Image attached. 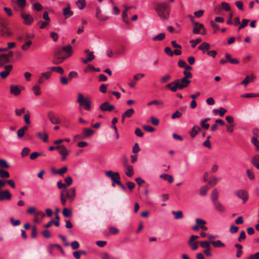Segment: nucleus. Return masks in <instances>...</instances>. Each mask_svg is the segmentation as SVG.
Here are the masks:
<instances>
[{
	"label": "nucleus",
	"instance_id": "nucleus-62",
	"mask_svg": "<svg viewBox=\"0 0 259 259\" xmlns=\"http://www.w3.org/2000/svg\"><path fill=\"white\" fill-rule=\"evenodd\" d=\"M50 36L54 41H56L58 39V35L55 32H51L50 33Z\"/></svg>",
	"mask_w": 259,
	"mask_h": 259
},
{
	"label": "nucleus",
	"instance_id": "nucleus-32",
	"mask_svg": "<svg viewBox=\"0 0 259 259\" xmlns=\"http://www.w3.org/2000/svg\"><path fill=\"white\" fill-rule=\"evenodd\" d=\"M94 134V131L90 128H85L83 131V135L84 138L92 136Z\"/></svg>",
	"mask_w": 259,
	"mask_h": 259
},
{
	"label": "nucleus",
	"instance_id": "nucleus-52",
	"mask_svg": "<svg viewBox=\"0 0 259 259\" xmlns=\"http://www.w3.org/2000/svg\"><path fill=\"white\" fill-rule=\"evenodd\" d=\"M200 244L202 247L205 248V249H207L210 247L209 243L207 241H201L200 242Z\"/></svg>",
	"mask_w": 259,
	"mask_h": 259
},
{
	"label": "nucleus",
	"instance_id": "nucleus-8",
	"mask_svg": "<svg viewBox=\"0 0 259 259\" xmlns=\"http://www.w3.org/2000/svg\"><path fill=\"white\" fill-rule=\"evenodd\" d=\"M12 199V194L8 190L0 191V201H9Z\"/></svg>",
	"mask_w": 259,
	"mask_h": 259
},
{
	"label": "nucleus",
	"instance_id": "nucleus-3",
	"mask_svg": "<svg viewBox=\"0 0 259 259\" xmlns=\"http://www.w3.org/2000/svg\"><path fill=\"white\" fill-rule=\"evenodd\" d=\"M80 107H79V110L81 111L82 108L84 109L90 111L91 109V101L89 98H84L83 95L81 93L78 94V98L76 100Z\"/></svg>",
	"mask_w": 259,
	"mask_h": 259
},
{
	"label": "nucleus",
	"instance_id": "nucleus-48",
	"mask_svg": "<svg viewBox=\"0 0 259 259\" xmlns=\"http://www.w3.org/2000/svg\"><path fill=\"white\" fill-rule=\"evenodd\" d=\"M171 78V76L169 74H166L163 76H162L160 78V81L161 83H165L168 80H169Z\"/></svg>",
	"mask_w": 259,
	"mask_h": 259
},
{
	"label": "nucleus",
	"instance_id": "nucleus-17",
	"mask_svg": "<svg viewBox=\"0 0 259 259\" xmlns=\"http://www.w3.org/2000/svg\"><path fill=\"white\" fill-rule=\"evenodd\" d=\"M204 29V25L202 24L199 23H194V28L193 29V32L194 34H199L200 30Z\"/></svg>",
	"mask_w": 259,
	"mask_h": 259
},
{
	"label": "nucleus",
	"instance_id": "nucleus-33",
	"mask_svg": "<svg viewBox=\"0 0 259 259\" xmlns=\"http://www.w3.org/2000/svg\"><path fill=\"white\" fill-rule=\"evenodd\" d=\"M215 247H224L225 244L222 243L220 240L211 241L210 242Z\"/></svg>",
	"mask_w": 259,
	"mask_h": 259
},
{
	"label": "nucleus",
	"instance_id": "nucleus-4",
	"mask_svg": "<svg viewBox=\"0 0 259 259\" xmlns=\"http://www.w3.org/2000/svg\"><path fill=\"white\" fill-rule=\"evenodd\" d=\"M63 51V50L62 48H57L55 49L54 53V64H59L62 63L66 59H67V57H66L65 56H62Z\"/></svg>",
	"mask_w": 259,
	"mask_h": 259
},
{
	"label": "nucleus",
	"instance_id": "nucleus-11",
	"mask_svg": "<svg viewBox=\"0 0 259 259\" xmlns=\"http://www.w3.org/2000/svg\"><path fill=\"white\" fill-rule=\"evenodd\" d=\"M115 108V107L113 105H110L109 102H105L101 104L100 106V109L102 111H111Z\"/></svg>",
	"mask_w": 259,
	"mask_h": 259
},
{
	"label": "nucleus",
	"instance_id": "nucleus-46",
	"mask_svg": "<svg viewBox=\"0 0 259 259\" xmlns=\"http://www.w3.org/2000/svg\"><path fill=\"white\" fill-rule=\"evenodd\" d=\"M33 8L37 11H40L42 9V6L39 3H35L33 5Z\"/></svg>",
	"mask_w": 259,
	"mask_h": 259
},
{
	"label": "nucleus",
	"instance_id": "nucleus-64",
	"mask_svg": "<svg viewBox=\"0 0 259 259\" xmlns=\"http://www.w3.org/2000/svg\"><path fill=\"white\" fill-rule=\"evenodd\" d=\"M247 259H259V252L255 253L254 254H251L249 256Z\"/></svg>",
	"mask_w": 259,
	"mask_h": 259
},
{
	"label": "nucleus",
	"instance_id": "nucleus-24",
	"mask_svg": "<svg viewBox=\"0 0 259 259\" xmlns=\"http://www.w3.org/2000/svg\"><path fill=\"white\" fill-rule=\"evenodd\" d=\"M134 113V110L133 108H131L126 110L122 114V118H125L126 117H131Z\"/></svg>",
	"mask_w": 259,
	"mask_h": 259
},
{
	"label": "nucleus",
	"instance_id": "nucleus-57",
	"mask_svg": "<svg viewBox=\"0 0 259 259\" xmlns=\"http://www.w3.org/2000/svg\"><path fill=\"white\" fill-rule=\"evenodd\" d=\"M207 190L208 188L206 186H203L200 190V194L202 196H204L206 194Z\"/></svg>",
	"mask_w": 259,
	"mask_h": 259
},
{
	"label": "nucleus",
	"instance_id": "nucleus-63",
	"mask_svg": "<svg viewBox=\"0 0 259 259\" xmlns=\"http://www.w3.org/2000/svg\"><path fill=\"white\" fill-rule=\"evenodd\" d=\"M10 221H11L12 225L14 226H19L21 223L20 221L19 220H15L13 218H11L10 219Z\"/></svg>",
	"mask_w": 259,
	"mask_h": 259
},
{
	"label": "nucleus",
	"instance_id": "nucleus-56",
	"mask_svg": "<svg viewBox=\"0 0 259 259\" xmlns=\"http://www.w3.org/2000/svg\"><path fill=\"white\" fill-rule=\"evenodd\" d=\"M60 199L62 205H65L66 203V199H68L63 195V192H61Z\"/></svg>",
	"mask_w": 259,
	"mask_h": 259
},
{
	"label": "nucleus",
	"instance_id": "nucleus-60",
	"mask_svg": "<svg viewBox=\"0 0 259 259\" xmlns=\"http://www.w3.org/2000/svg\"><path fill=\"white\" fill-rule=\"evenodd\" d=\"M25 111V108H22L20 110L18 109H15V113L16 115L18 116H20L22 115V113H24Z\"/></svg>",
	"mask_w": 259,
	"mask_h": 259
},
{
	"label": "nucleus",
	"instance_id": "nucleus-1",
	"mask_svg": "<svg viewBox=\"0 0 259 259\" xmlns=\"http://www.w3.org/2000/svg\"><path fill=\"white\" fill-rule=\"evenodd\" d=\"M191 83V80L186 77H183L181 80L177 79L166 85L165 88L172 92H176L177 90H183L187 88Z\"/></svg>",
	"mask_w": 259,
	"mask_h": 259
},
{
	"label": "nucleus",
	"instance_id": "nucleus-10",
	"mask_svg": "<svg viewBox=\"0 0 259 259\" xmlns=\"http://www.w3.org/2000/svg\"><path fill=\"white\" fill-rule=\"evenodd\" d=\"M48 117L53 124H59L61 123V120L53 112H49L48 113Z\"/></svg>",
	"mask_w": 259,
	"mask_h": 259
},
{
	"label": "nucleus",
	"instance_id": "nucleus-39",
	"mask_svg": "<svg viewBox=\"0 0 259 259\" xmlns=\"http://www.w3.org/2000/svg\"><path fill=\"white\" fill-rule=\"evenodd\" d=\"M63 214L65 217L70 218L71 217L72 213L70 209L64 208L62 211Z\"/></svg>",
	"mask_w": 259,
	"mask_h": 259
},
{
	"label": "nucleus",
	"instance_id": "nucleus-13",
	"mask_svg": "<svg viewBox=\"0 0 259 259\" xmlns=\"http://www.w3.org/2000/svg\"><path fill=\"white\" fill-rule=\"evenodd\" d=\"M56 149H60L61 150L60 151L59 153L62 156V159L63 160H64L66 158L67 155L69 154L68 151L66 149L65 146L61 145V146H58L56 147Z\"/></svg>",
	"mask_w": 259,
	"mask_h": 259
},
{
	"label": "nucleus",
	"instance_id": "nucleus-18",
	"mask_svg": "<svg viewBox=\"0 0 259 259\" xmlns=\"http://www.w3.org/2000/svg\"><path fill=\"white\" fill-rule=\"evenodd\" d=\"M198 49L205 53L207 52L210 49V45L207 42H204L198 47Z\"/></svg>",
	"mask_w": 259,
	"mask_h": 259
},
{
	"label": "nucleus",
	"instance_id": "nucleus-51",
	"mask_svg": "<svg viewBox=\"0 0 259 259\" xmlns=\"http://www.w3.org/2000/svg\"><path fill=\"white\" fill-rule=\"evenodd\" d=\"M65 182L66 183V186H69L72 184V179L71 177L69 176L65 178Z\"/></svg>",
	"mask_w": 259,
	"mask_h": 259
},
{
	"label": "nucleus",
	"instance_id": "nucleus-61",
	"mask_svg": "<svg viewBox=\"0 0 259 259\" xmlns=\"http://www.w3.org/2000/svg\"><path fill=\"white\" fill-rule=\"evenodd\" d=\"M246 237V235L244 231H242L240 233L239 237L238 239L239 242H241L243 240H244Z\"/></svg>",
	"mask_w": 259,
	"mask_h": 259
},
{
	"label": "nucleus",
	"instance_id": "nucleus-44",
	"mask_svg": "<svg viewBox=\"0 0 259 259\" xmlns=\"http://www.w3.org/2000/svg\"><path fill=\"white\" fill-rule=\"evenodd\" d=\"M218 179L214 176L211 177L210 180L208 181V183L211 186H213L216 185Z\"/></svg>",
	"mask_w": 259,
	"mask_h": 259
},
{
	"label": "nucleus",
	"instance_id": "nucleus-30",
	"mask_svg": "<svg viewBox=\"0 0 259 259\" xmlns=\"http://www.w3.org/2000/svg\"><path fill=\"white\" fill-rule=\"evenodd\" d=\"M172 214L174 215V218L176 220L181 219L183 218V212L181 210L172 211Z\"/></svg>",
	"mask_w": 259,
	"mask_h": 259
},
{
	"label": "nucleus",
	"instance_id": "nucleus-15",
	"mask_svg": "<svg viewBox=\"0 0 259 259\" xmlns=\"http://www.w3.org/2000/svg\"><path fill=\"white\" fill-rule=\"evenodd\" d=\"M215 209L220 212H224L226 211L225 206L220 201H217L213 203Z\"/></svg>",
	"mask_w": 259,
	"mask_h": 259
},
{
	"label": "nucleus",
	"instance_id": "nucleus-43",
	"mask_svg": "<svg viewBox=\"0 0 259 259\" xmlns=\"http://www.w3.org/2000/svg\"><path fill=\"white\" fill-rule=\"evenodd\" d=\"M32 90L35 96H39L41 94L40 87L37 85L33 86L32 88Z\"/></svg>",
	"mask_w": 259,
	"mask_h": 259
},
{
	"label": "nucleus",
	"instance_id": "nucleus-45",
	"mask_svg": "<svg viewBox=\"0 0 259 259\" xmlns=\"http://www.w3.org/2000/svg\"><path fill=\"white\" fill-rule=\"evenodd\" d=\"M152 104H155V105H163V102L160 100H155L150 101V102H148L147 104V105L148 106H150Z\"/></svg>",
	"mask_w": 259,
	"mask_h": 259
},
{
	"label": "nucleus",
	"instance_id": "nucleus-42",
	"mask_svg": "<svg viewBox=\"0 0 259 259\" xmlns=\"http://www.w3.org/2000/svg\"><path fill=\"white\" fill-rule=\"evenodd\" d=\"M13 55V54L12 52H9L7 54H2L0 56V60L3 58H5L6 61H10V59L12 57Z\"/></svg>",
	"mask_w": 259,
	"mask_h": 259
},
{
	"label": "nucleus",
	"instance_id": "nucleus-19",
	"mask_svg": "<svg viewBox=\"0 0 259 259\" xmlns=\"http://www.w3.org/2000/svg\"><path fill=\"white\" fill-rule=\"evenodd\" d=\"M62 49L63 51L65 52L67 55L65 56L67 58L72 55V47L70 45H67L66 46H63L62 47Z\"/></svg>",
	"mask_w": 259,
	"mask_h": 259
},
{
	"label": "nucleus",
	"instance_id": "nucleus-29",
	"mask_svg": "<svg viewBox=\"0 0 259 259\" xmlns=\"http://www.w3.org/2000/svg\"><path fill=\"white\" fill-rule=\"evenodd\" d=\"M132 7L129 6H126L125 10L122 12V17L123 20L125 22H127L128 21V16H127V11L131 9Z\"/></svg>",
	"mask_w": 259,
	"mask_h": 259
},
{
	"label": "nucleus",
	"instance_id": "nucleus-41",
	"mask_svg": "<svg viewBox=\"0 0 259 259\" xmlns=\"http://www.w3.org/2000/svg\"><path fill=\"white\" fill-rule=\"evenodd\" d=\"M0 166L2 168H8L10 167V165L7 163L6 160L0 159Z\"/></svg>",
	"mask_w": 259,
	"mask_h": 259
},
{
	"label": "nucleus",
	"instance_id": "nucleus-6",
	"mask_svg": "<svg viewBox=\"0 0 259 259\" xmlns=\"http://www.w3.org/2000/svg\"><path fill=\"white\" fill-rule=\"evenodd\" d=\"M235 195L239 199L243 200V203H245L248 199V193L245 190H239L234 192Z\"/></svg>",
	"mask_w": 259,
	"mask_h": 259
},
{
	"label": "nucleus",
	"instance_id": "nucleus-40",
	"mask_svg": "<svg viewBox=\"0 0 259 259\" xmlns=\"http://www.w3.org/2000/svg\"><path fill=\"white\" fill-rule=\"evenodd\" d=\"M246 174H247V176L249 180H254V179H255L254 174L252 170H251L250 169H247L246 170Z\"/></svg>",
	"mask_w": 259,
	"mask_h": 259
},
{
	"label": "nucleus",
	"instance_id": "nucleus-12",
	"mask_svg": "<svg viewBox=\"0 0 259 259\" xmlns=\"http://www.w3.org/2000/svg\"><path fill=\"white\" fill-rule=\"evenodd\" d=\"M95 16L98 20L101 21H105L109 19L108 17L105 16L102 14L101 10L99 7L96 8Z\"/></svg>",
	"mask_w": 259,
	"mask_h": 259
},
{
	"label": "nucleus",
	"instance_id": "nucleus-50",
	"mask_svg": "<svg viewBox=\"0 0 259 259\" xmlns=\"http://www.w3.org/2000/svg\"><path fill=\"white\" fill-rule=\"evenodd\" d=\"M52 75V72L50 71L44 72L41 74V75L46 79H49Z\"/></svg>",
	"mask_w": 259,
	"mask_h": 259
},
{
	"label": "nucleus",
	"instance_id": "nucleus-54",
	"mask_svg": "<svg viewBox=\"0 0 259 259\" xmlns=\"http://www.w3.org/2000/svg\"><path fill=\"white\" fill-rule=\"evenodd\" d=\"M225 119L229 124H234V119L232 116L229 115L226 116Z\"/></svg>",
	"mask_w": 259,
	"mask_h": 259
},
{
	"label": "nucleus",
	"instance_id": "nucleus-5",
	"mask_svg": "<svg viewBox=\"0 0 259 259\" xmlns=\"http://www.w3.org/2000/svg\"><path fill=\"white\" fill-rule=\"evenodd\" d=\"M105 175L111 178L112 182L116 184L120 182V177L119 173L117 172H113L111 170H109L105 172Z\"/></svg>",
	"mask_w": 259,
	"mask_h": 259
},
{
	"label": "nucleus",
	"instance_id": "nucleus-25",
	"mask_svg": "<svg viewBox=\"0 0 259 259\" xmlns=\"http://www.w3.org/2000/svg\"><path fill=\"white\" fill-rule=\"evenodd\" d=\"M49 69L56 72L57 73H60V74H63L64 72V69L60 66H52L48 68Z\"/></svg>",
	"mask_w": 259,
	"mask_h": 259
},
{
	"label": "nucleus",
	"instance_id": "nucleus-47",
	"mask_svg": "<svg viewBox=\"0 0 259 259\" xmlns=\"http://www.w3.org/2000/svg\"><path fill=\"white\" fill-rule=\"evenodd\" d=\"M18 6L20 7L21 9H23L26 6V1L25 0H17L16 1Z\"/></svg>",
	"mask_w": 259,
	"mask_h": 259
},
{
	"label": "nucleus",
	"instance_id": "nucleus-16",
	"mask_svg": "<svg viewBox=\"0 0 259 259\" xmlns=\"http://www.w3.org/2000/svg\"><path fill=\"white\" fill-rule=\"evenodd\" d=\"M10 91L12 94L16 96L19 95L21 93V90L17 85H11L10 86Z\"/></svg>",
	"mask_w": 259,
	"mask_h": 259
},
{
	"label": "nucleus",
	"instance_id": "nucleus-59",
	"mask_svg": "<svg viewBox=\"0 0 259 259\" xmlns=\"http://www.w3.org/2000/svg\"><path fill=\"white\" fill-rule=\"evenodd\" d=\"M221 5L223 8L226 11H229L230 10V7L228 3L226 2H222Z\"/></svg>",
	"mask_w": 259,
	"mask_h": 259
},
{
	"label": "nucleus",
	"instance_id": "nucleus-58",
	"mask_svg": "<svg viewBox=\"0 0 259 259\" xmlns=\"http://www.w3.org/2000/svg\"><path fill=\"white\" fill-rule=\"evenodd\" d=\"M238 229H239V228L238 227L234 226V225H232L230 226V232L232 234H234V233L237 232V231H238Z\"/></svg>",
	"mask_w": 259,
	"mask_h": 259
},
{
	"label": "nucleus",
	"instance_id": "nucleus-26",
	"mask_svg": "<svg viewBox=\"0 0 259 259\" xmlns=\"http://www.w3.org/2000/svg\"><path fill=\"white\" fill-rule=\"evenodd\" d=\"M1 31L3 35H6L10 36L13 35V33L7 26H4V28H2Z\"/></svg>",
	"mask_w": 259,
	"mask_h": 259
},
{
	"label": "nucleus",
	"instance_id": "nucleus-37",
	"mask_svg": "<svg viewBox=\"0 0 259 259\" xmlns=\"http://www.w3.org/2000/svg\"><path fill=\"white\" fill-rule=\"evenodd\" d=\"M202 40L200 38V37H198L196 39L194 40V39H192V40H190V43L191 44V47L193 48H194L196 46L200 43V42H201Z\"/></svg>",
	"mask_w": 259,
	"mask_h": 259
},
{
	"label": "nucleus",
	"instance_id": "nucleus-2",
	"mask_svg": "<svg viewBox=\"0 0 259 259\" xmlns=\"http://www.w3.org/2000/svg\"><path fill=\"white\" fill-rule=\"evenodd\" d=\"M155 10L158 16L162 19H166L169 16V9L165 3H159L156 5Z\"/></svg>",
	"mask_w": 259,
	"mask_h": 259
},
{
	"label": "nucleus",
	"instance_id": "nucleus-14",
	"mask_svg": "<svg viewBox=\"0 0 259 259\" xmlns=\"http://www.w3.org/2000/svg\"><path fill=\"white\" fill-rule=\"evenodd\" d=\"M13 66L12 65H8L5 66V70L0 73V76L2 78H6L12 70Z\"/></svg>",
	"mask_w": 259,
	"mask_h": 259
},
{
	"label": "nucleus",
	"instance_id": "nucleus-22",
	"mask_svg": "<svg viewBox=\"0 0 259 259\" xmlns=\"http://www.w3.org/2000/svg\"><path fill=\"white\" fill-rule=\"evenodd\" d=\"M124 166L126 168V170L125 171L126 175L129 177H132L134 173L133 166L126 164Z\"/></svg>",
	"mask_w": 259,
	"mask_h": 259
},
{
	"label": "nucleus",
	"instance_id": "nucleus-34",
	"mask_svg": "<svg viewBox=\"0 0 259 259\" xmlns=\"http://www.w3.org/2000/svg\"><path fill=\"white\" fill-rule=\"evenodd\" d=\"M32 44V41L30 40H29L27 41H26L22 46H21V49L24 51H26L30 48L31 45Z\"/></svg>",
	"mask_w": 259,
	"mask_h": 259
},
{
	"label": "nucleus",
	"instance_id": "nucleus-23",
	"mask_svg": "<svg viewBox=\"0 0 259 259\" xmlns=\"http://www.w3.org/2000/svg\"><path fill=\"white\" fill-rule=\"evenodd\" d=\"M251 163L257 169H259V155H255L252 157Z\"/></svg>",
	"mask_w": 259,
	"mask_h": 259
},
{
	"label": "nucleus",
	"instance_id": "nucleus-7",
	"mask_svg": "<svg viewBox=\"0 0 259 259\" xmlns=\"http://www.w3.org/2000/svg\"><path fill=\"white\" fill-rule=\"evenodd\" d=\"M61 192H63V195L67 198L71 202L72 201L76 195L75 188H71L69 190L64 189Z\"/></svg>",
	"mask_w": 259,
	"mask_h": 259
},
{
	"label": "nucleus",
	"instance_id": "nucleus-20",
	"mask_svg": "<svg viewBox=\"0 0 259 259\" xmlns=\"http://www.w3.org/2000/svg\"><path fill=\"white\" fill-rule=\"evenodd\" d=\"M218 192L217 189H213L210 195V198L212 202V203L218 201Z\"/></svg>",
	"mask_w": 259,
	"mask_h": 259
},
{
	"label": "nucleus",
	"instance_id": "nucleus-27",
	"mask_svg": "<svg viewBox=\"0 0 259 259\" xmlns=\"http://www.w3.org/2000/svg\"><path fill=\"white\" fill-rule=\"evenodd\" d=\"M160 178L164 180L167 181L169 183H171L174 181V178L171 175L168 174H161L160 175Z\"/></svg>",
	"mask_w": 259,
	"mask_h": 259
},
{
	"label": "nucleus",
	"instance_id": "nucleus-55",
	"mask_svg": "<svg viewBox=\"0 0 259 259\" xmlns=\"http://www.w3.org/2000/svg\"><path fill=\"white\" fill-rule=\"evenodd\" d=\"M30 152V149L27 147L24 148L21 152V155L23 157L26 156Z\"/></svg>",
	"mask_w": 259,
	"mask_h": 259
},
{
	"label": "nucleus",
	"instance_id": "nucleus-31",
	"mask_svg": "<svg viewBox=\"0 0 259 259\" xmlns=\"http://www.w3.org/2000/svg\"><path fill=\"white\" fill-rule=\"evenodd\" d=\"M63 15L66 17L71 16L73 15V12L70 11V8L69 6L63 9Z\"/></svg>",
	"mask_w": 259,
	"mask_h": 259
},
{
	"label": "nucleus",
	"instance_id": "nucleus-9",
	"mask_svg": "<svg viewBox=\"0 0 259 259\" xmlns=\"http://www.w3.org/2000/svg\"><path fill=\"white\" fill-rule=\"evenodd\" d=\"M21 17L23 20L24 23L27 25L31 24L34 20L33 17L29 14L21 13Z\"/></svg>",
	"mask_w": 259,
	"mask_h": 259
},
{
	"label": "nucleus",
	"instance_id": "nucleus-53",
	"mask_svg": "<svg viewBox=\"0 0 259 259\" xmlns=\"http://www.w3.org/2000/svg\"><path fill=\"white\" fill-rule=\"evenodd\" d=\"M182 115V113L180 112L179 111L177 110L172 114L171 118L174 119L176 118H179L181 117Z\"/></svg>",
	"mask_w": 259,
	"mask_h": 259
},
{
	"label": "nucleus",
	"instance_id": "nucleus-36",
	"mask_svg": "<svg viewBox=\"0 0 259 259\" xmlns=\"http://www.w3.org/2000/svg\"><path fill=\"white\" fill-rule=\"evenodd\" d=\"M76 4L79 9L82 10L85 6V0H78Z\"/></svg>",
	"mask_w": 259,
	"mask_h": 259
},
{
	"label": "nucleus",
	"instance_id": "nucleus-35",
	"mask_svg": "<svg viewBox=\"0 0 259 259\" xmlns=\"http://www.w3.org/2000/svg\"><path fill=\"white\" fill-rule=\"evenodd\" d=\"M37 136L41 139L44 142L48 143L49 142L48 141V136L46 133H37Z\"/></svg>",
	"mask_w": 259,
	"mask_h": 259
},
{
	"label": "nucleus",
	"instance_id": "nucleus-28",
	"mask_svg": "<svg viewBox=\"0 0 259 259\" xmlns=\"http://www.w3.org/2000/svg\"><path fill=\"white\" fill-rule=\"evenodd\" d=\"M165 34L163 32L160 33L153 37L152 39L154 41H161L165 38Z\"/></svg>",
	"mask_w": 259,
	"mask_h": 259
},
{
	"label": "nucleus",
	"instance_id": "nucleus-21",
	"mask_svg": "<svg viewBox=\"0 0 259 259\" xmlns=\"http://www.w3.org/2000/svg\"><path fill=\"white\" fill-rule=\"evenodd\" d=\"M200 128L199 126L195 125L192 128L190 132V136L192 138H194L200 132Z\"/></svg>",
	"mask_w": 259,
	"mask_h": 259
},
{
	"label": "nucleus",
	"instance_id": "nucleus-38",
	"mask_svg": "<svg viewBox=\"0 0 259 259\" xmlns=\"http://www.w3.org/2000/svg\"><path fill=\"white\" fill-rule=\"evenodd\" d=\"M0 177L2 178H8L10 177V174L6 170L0 169Z\"/></svg>",
	"mask_w": 259,
	"mask_h": 259
},
{
	"label": "nucleus",
	"instance_id": "nucleus-49",
	"mask_svg": "<svg viewBox=\"0 0 259 259\" xmlns=\"http://www.w3.org/2000/svg\"><path fill=\"white\" fill-rule=\"evenodd\" d=\"M251 142L256 147L257 149H259V141L256 138L252 137Z\"/></svg>",
	"mask_w": 259,
	"mask_h": 259
}]
</instances>
